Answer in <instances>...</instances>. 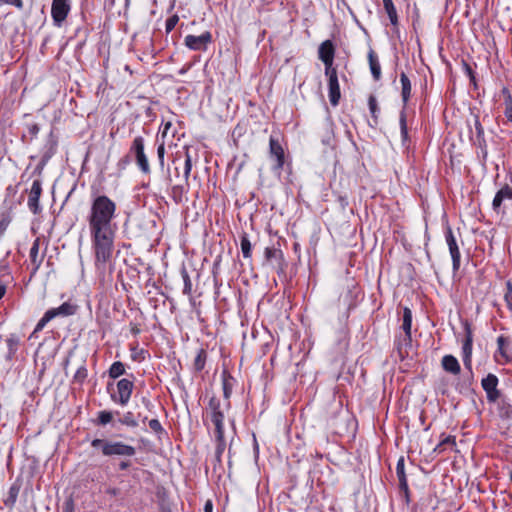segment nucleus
Masks as SVG:
<instances>
[{"label":"nucleus","instance_id":"nucleus-29","mask_svg":"<svg viewBox=\"0 0 512 512\" xmlns=\"http://www.w3.org/2000/svg\"><path fill=\"white\" fill-rule=\"evenodd\" d=\"M19 491H20V484L14 483L10 486L7 497L4 500V504L7 507L12 508L15 505L18 495H19Z\"/></svg>","mask_w":512,"mask_h":512},{"label":"nucleus","instance_id":"nucleus-43","mask_svg":"<svg viewBox=\"0 0 512 512\" xmlns=\"http://www.w3.org/2000/svg\"><path fill=\"white\" fill-rule=\"evenodd\" d=\"M87 376H88V371H87L86 367L84 365H82L77 369L73 379H74V382L82 384L85 381V379L87 378Z\"/></svg>","mask_w":512,"mask_h":512},{"label":"nucleus","instance_id":"nucleus-4","mask_svg":"<svg viewBox=\"0 0 512 512\" xmlns=\"http://www.w3.org/2000/svg\"><path fill=\"white\" fill-rule=\"evenodd\" d=\"M132 157L138 169L145 175L150 174L151 168L149 164L148 157L145 153V140L142 136H137L133 139L129 153L124 160L125 163H128V158Z\"/></svg>","mask_w":512,"mask_h":512},{"label":"nucleus","instance_id":"nucleus-15","mask_svg":"<svg viewBox=\"0 0 512 512\" xmlns=\"http://www.w3.org/2000/svg\"><path fill=\"white\" fill-rule=\"evenodd\" d=\"M42 193V183L39 179H35L32 183L29 197H28V208L33 214H38L41 211L39 199Z\"/></svg>","mask_w":512,"mask_h":512},{"label":"nucleus","instance_id":"nucleus-3","mask_svg":"<svg viewBox=\"0 0 512 512\" xmlns=\"http://www.w3.org/2000/svg\"><path fill=\"white\" fill-rule=\"evenodd\" d=\"M91 446L101 451L102 455L111 456H126L132 457L136 453L135 447L125 444L121 441H111L107 439H94Z\"/></svg>","mask_w":512,"mask_h":512},{"label":"nucleus","instance_id":"nucleus-26","mask_svg":"<svg viewBox=\"0 0 512 512\" xmlns=\"http://www.w3.org/2000/svg\"><path fill=\"white\" fill-rule=\"evenodd\" d=\"M400 82L402 86L401 97L405 107L411 97V82L405 72L400 74Z\"/></svg>","mask_w":512,"mask_h":512},{"label":"nucleus","instance_id":"nucleus-49","mask_svg":"<svg viewBox=\"0 0 512 512\" xmlns=\"http://www.w3.org/2000/svg\"><path fill=\"white\" fill-rule=\"evenodd\" d=\"M164 156H165V145H164V143H161L157 147V157L159 160V164L162 167L164 165Z\"/></svg>","mask_w":512,"mask_h":512},{"label":"nucleus","instance_id":"nucleus-46","mask_svg":"<svg viewBox=\"0 0 512 512\" xmlns=\"http://www.w3.org/2000/svg\"><path fill=\"white\" fill-rule=\"evenodd\" d=\"M506 289L507 291L504 295V298L508 305V308L512 311V283L510 281H507Z\"/></svg>","mask_w":512,"mask_h":512},{"label":"nucleus","instance_id":"nucleus-33","mask_svg":"<svg viewBox=\"0 0 512 512\" xmlns=\"http://www.w3.org/2000/svg\"><path fill=\"white\" fill-rule=\"evenodd\" d=\"M399 124H400V132H401L402 143H403V145H406L408 140H409V136H408V129H407V120H406L405 109H403L400 112Z\"/></svg>","mask_w":512,"mask_h":512},{"label":"nucleus","instance_id":"nucleus-16","mask_svg":"<svg viewBox=\"0 0 512 512\" xmlns=\"http://www.w3.org/2000/svg\"><path fill=\"white\" fill-rule=\"evenodd\" d=\"M3 341L5 345L4 358L7 361H12L16 358V354L21 346V338L18 334L11 333Z\"/></svg>","mask_w":512,"mask_h":512},{"label":"nucleus","instance_id":"nucleus-22","mask_svg":"<svg viewBox=\"0 0 512 512\" xmlns=\"http://www.w3.org/2000/svg\"><path fill=\"white\" fill-rule=\"evenodd\" d=\"M12 281V276L5 264L0 263V300L5 296L7 285Z\"/></svg>","mask_w":512,"mask_h":512},{"label":"nucleus","instance_id":"nucleus-48","mask_svg":"<svg viewBox=\"0 0 512 512\" xmlns=\"http://www.w3.org/2000/svg\"><path fill=\"white\" fill-rule=\"evenodd\" d=\"M10 222H11V219L9 216L2 217V219L0 220V236H2L5 233Z\"/></svg>","mask_w":512,"mask_h":512},{"label":"nucleus","instance_id":"nucleus-62","mask_svg":"<svg viewBox=\"0 0 512 512\" xmlns=\"http://www.w3.org/2000/svg\"><path fill=\"white\" fill-rule=\"evenodd\" d=\"M481 149V152H482V155H483V158L485 159L486 156H487V149H486V143L483 144L482 143V147H479Z\"/></svg>","mask_w":512,"mask_h":512},{"label":"nucleus","instance_id":"nucleus-54","mask_svg":"<svg viewBox=\"0 0 512 512\" xmlns=\"http://www.w3.org/2000/svg\"><path fill=\"white\" fill-rule=\"evenodd\" d=\"M131 462L129 460H123L119 463V469L120 470H126L130 467Z\"/></svg>","mask_w":512,"mask_h":512},{"label":"nucleus","instance_id":"nucleus-2","mask_svg":"<svg viewBox=\"0 0 512 512\" xmlns=\"http://www.w3.org/2000/svg\"><path fill=\"white\" fill-rule=\"evenodd\" d=\"M90 235L95 254V266L98 270L105 271L112 262L115 230L90 231Z\"/></svg>","mask_w":512,"mask_h":512},{"label":"nucleus","instance_id":"nucleus-39","mask_svg":"<svg viewBox=\"0 0 512 512\" xmlns=\"http://www.w3.org/2000/svg\"><path fill=\"white\" fill-rule=\"evenodd\" d=\"M474 126H475V131H476V136H477V145L479 147H482V143L485 144L484 129H483V127L479 121V118L477 116L474 119Z\"/></svg>","mask_w":512,"mask_h":512},{"label":"nucleus","instance_id":"nucleus-45","mask_svg":"<svg viewBox=\"0 0 512 512\" xmlns=\"http://www.w3.org/2000/svg\"><path fill=\"white\" fill-rule=\"evenodd\" d=\"M150 429L157 435L164 433V429L158 419L154 418L148 422Z\"/></svg>","mask_w":512,"mask_h":512},{"label":"nucleus","instance_id":"nucleus-52","mask_svg":"<svg viewBox=\"0 0 512 512\" xmlns=\"http://www.w3.org/2000/svg\"><path fill=\"white\" fill-rule=\"evenodd\" d=\"M503 93L506 94L505 101H504L505 108H509L510 106H512V96L507 89H504Z\"/></svg>","mask_w":512,"mask_h":512},{"label":"nucleus","instance_id":"nucleus-17","mask_svg":"<svg viewBox=\"0 0 512 512\" xmlns=\"http://www.w3.org/2000/svg\"><path fill=\"white\" fill-rule=\"evenodd\" d=\"M396 475L399 481V488L404 493L407 501L409 500V487L405 473V459L401 456L396 465Z\"/></svg>","mask_w":512,"mask_h":512},{"label":"nucleus","instance_id":"nucleus-24","mask_svg":"<svg viewBox=\"0 0 512 512\" xmlns=\"http://www.w3.org/2000/svg\"><path fill=\"white\" fill-rule=\"evenodd\" d=\"M497 345H498V352L500 353V355L506 361H510L512 359L510 341L504 336H499L497 338Z\"/></svg>","mask_w":512,"mask_h":512},{"label":"nucleus","instance_id":"nucleus-11","mask_svg":"<svg viewBox=\"0 0 512 512\" xmlns=\"http://www.w3.org/2000/svg\"><path fill=\"white\" fill-rule=\"evenodd\" d=\"M70 9L71 7L69 0H53L51 6V16L54 25L60 27L66 19Z\"/></svg>","mask_w":512,"mask_h":512},{"label":"nucleus","instance_id":"nucleus-31","mask_svg":"<svg viewBox=\"0 0 512 512\" xmlns=\"http://www.w3.org/2000/svg\"><path fill=\"white\" fill-rule=\"evenodd\" d=\"M283 259L281 250L274 247H267L265 249V260L272 264L274 261L280 263Z\"/></svg>","mask_w":512,"mask_h":512},{"label":"nucleus","instance_id":"nucleus-61","mask_svg":"<svg viewBox=\"0 0 512 512\" xmlns=\"http://www.w3.org/2000/svg\"><path fill=\"white\" fill-rule=\"evenodd\" d=\"M29 130L32 135H36L39 131V127L37 125H32Z\"/></svg>","mask_w":512,"mask_h":512},{"label":"nucleus","instance_id":"nucleus-64","mask_svg":"<svg viewBox=\"0 0 512 512\" xmlns=\"http://www.w3.org/2000/svg\"><path fill=\"white\" fill-rule=\"evenodd\" d=\"M189 68H190V65H187L186 67H183V68L179 71V73H180L181 75H183V74H185V73L187 72V70H188Z\"/></svg>","mask_w":512,"mask_h":512},{"label":"nucleus","instance_id":"nucleus-57","mask_svg":"<svg viewBox=\"0 0 512 512\" xmlns=\"http://www.w3.org/2000/svg\"><path fill=\"white\" fill-rule=\"evenodd\" d=\"M465 70H466L468 76L470 77L471 81H474L475 80L474 72L468 64H465Z\"/></svg>","mask_w":512,"mask_h":512},{"label":"nucleus","instance_id":"nucleus-7","mask_svg":"<svg viewBox=\"0 0 512 512\" xmlns=\"http://www.w3.org/2000/svg\"><path fill=\"white\" fill-rule=\"evenodd\" d=\"M269 155L270 158L275 160V165L272 168L273 171L280 175L285 163V153L279 140L274 136H270L269 139Z\"/></svg>","mask_w":512,"mask_h":512},{"label":"nucleus","instance_id":"nucleus-37","mask_svg":"<svg viewBox=\"0 0 512 512\" xmlns=\"http://www.w3.org/2000/svg\"><path fill=\"white\" fill-rule=\"evenodd\" d=\"M368 106L371 113V116L373 118V121L375 124H377L378 121V114L380 112L377 99L374 95H370L368 99Z\"/></svg>","mask_w":512,"mask_h":512},{"label":"nucleus","instance_id":"nucleus-38","mask_svg":"<svg viewBox=\"0 0 512 512\" xmlns=\"http://www.w3.org/2000/svg\"><path fill=\"white\" fill-rule=\"evenodd\" d=\"M181 276L184 282L183 294L191 296L192 294V281L186 268H182Z\"/></svg>","mask_w":512,"mask_h":512},{"label":"nucleus","instance_id":"nucleus-12","mask_svg":"<svg viewBox=\"0 0 512 512\" xmlns=\"http://www.w3.org/2000/svg\"><path fill=\"white\" fill-rule=\"evenodd\" d=\"M482 388L486 392L488 402L494 403L500 397V391L497 389L498 378L496 375L489 373L481 381Z\"/></svg>","mask_w":512,"mask_h":512},{"label":"nucleus","instance_id":"nucleus-13","mask_svg":"<svg viewBox=\"0 0 512 512\" xmlns=\"http://www.w3.org/2000/svg\"><path fill=\"white\" fill-rule=\"evenodd\" d=\"M335 46L331 40L323 41L318 49V58L323 62L325 69L333 67Z\"/></svg>","mask_w":512,"mask_h":512},{"label":"nucleus","instance_id":"nucleus-60","mask_svg":"<svg viewBox=\"0 0 512 512\" xmlns=\"http://www.w3.org/2000/svg\"><path fill=\"white\" fill-rule=\"evenodd\" d=\"M339 201H340L341 206H342L343 208H345V207L348 205V200H347V198H346V197L340 196V197H339Z\"/></svg>","mask_w":512,"mask_h":512},{"label":"nucleus","instance_id":"nucleus-9","mask_svg":"<svg viewBox=\"0 0 512 512\" xmlns=\"http://www.w3.org/2000/svg\"><path fill=\"white\" fill-rule=\"evenodd\" d=\"M212 41V35L209 31H205L201 35H187L184 38V44L194 51H206L208 45Z\"/></svg>","mask_w":512,"mask_h":512},{"label":"nucleus","instance_id":"nucleus-41","mask_svg":"<svg viewBox=\"0 0 512 512\" xmlns=\"http://www.w3.org/2000/svg\"><path fill=\"white\" fill-rule=\"evenodd\" d=\"M113 419V413L111 411L102 410L98 413L97 423L99 425H107Z\"/></svg>","mask_w":512,"mask_h":512},{"label":"nucleus","instance_id":"nucleus-58","mask_svg":"<svg viewBox=\"0 0 512 512\" xmlns=\"http://www.w3.org/2000/svg\"><path fill=\"white\" fill-rule=\"evenodd\" d=\"M106 493L111 496H117L119 494V489L115 487H110L106 490Z\"/></svg>","mask_w":512,"mask_h":512},{"label":"nucleus","instance_id":"nucleus-28","mask_svg":"<svg viewBox=\"0 0 512 512\" xmlns=\"http://www.w3.org/2000/svg\"><path fill=\"white\" fill-rule=\"evenodd\" d=\"M412 312L408 307L403 309L401 328L405 333L406 339L411 340Z\"/></svg>","mask_w":512,"mask_h":512},{"label":"nucleus","instance_id":"nucleus-18","mask_svg":"<svg viewBox=\"0 0 512 512\" xmlns=\"http://www.w3.org/2000/svg\"><path fill=\"white\" fill-rule=\"evenodd\" d=\"M505 200H512V187L509 185L503 186L495 195L492 207L496 212L500 211L501 205Z\"/></svg>","mask_w":512,"mask_h":512},{"label":"nucleus","instance_id":"nucleus-44","mask_svg":"<svg viewBox=\"0 0 512 512\" xmlns=\"http://www.w3.org/2000/svg\"><path fill=\"white\" fill-rule=\"evenodd\" d=\"M184 192L185 189L182 185H175L172 187V195L176 203H180L182 201Z\"/></svg>","mask_w":512,"mask_h":512},{"label":"nucleus","instance_id":"nucleus-30","mask_svg":"<svg viewBox=\"0 0 512 512\" xmlns=\"http://www.w3.org/2000/svg\"><path fill=\"white\" fill-rule=\"evenodd\" d=\"M384 9L389 17V20L393 26L398 25L397 10L392 0H383Z\"/></svg>","mask_w":512,"mask_h":512},{"label":"nucleus","instance_id":"nucleus-42","mask_svg":"<svg viewBox=\"0 0 512 512\" xmlns=\"http://www.w3.org/2000/svg\"><path fill=\"white\" fill-rule=\"evenodd\" d=\"M241 251L244 258L251 257V243L247 235L241 237Z\"/></svg>","mask_w":512,"mask_h":512},{"label":"nucleus","instance_id":"nucleus-19","mask_svg":"<svg viewBox=\"0 0 512 512\" xmlns=\"http://www.w3.org/2000/svg\"><path fill=\"white\" fill-rule=\"evenodd\" d=\"M211 421L224 420V412L221 409L220 399L212 397L208 403Z\"/></svg>","mask_w":512,"mask_h":512},{"label":"nucleus","instance_id":"nucleus-27","mask_svg":"<svg viewBox=\"0 0 512 512\" xmlns=\"http://www.w3.org/2000/svg\"><path fill=\"white\" fill-rule=\"evenodd\" d=\"M222 388L224 398L228 401L233 390V386L235 383V379L227 373V371L222 372Z\"/></svg>","mask_w":512,"mask_h":512},{"label":"nucleus","instance_id":"nucleus-20","mask_svg":"<svg viewBox=\"0 0 512 512\" xmlns=\"http://www.w3.org/2000/svg\"><path fill=\"white\" fill-rule=\"evenodd\" d=\"M40 239L36 238L30 248L29 257L33 265V272H36L42 264L43 256L39 255Z\"/></svg>","mask_w":512,"mask_h":512},{"label":"nucleus","instance_id":"nucleus-8","mask_svg":"<svg viewBox=\"0 0 512 512\" xmlns=\"http://www.w3.org/2000/svg\"><path fill=\"white\" fill-rule=\"evenodd\" d=\"M445 240L451 255L453 272H457L461 265V254L457 239L450 227L446 228Z\"/></svg>","mask_w":512,"mask_h":512},{"label":"nucleus","instance_id":"nucleus-56","mask_svg":"<svg viewBox=\"0 0 512 512\" xmlns=\"http://www.w3.org/2000/svg\"><path fill=\"white\" fill-rule=\"evenodd\" d=\"M142 403L144 404V406L146 407V409H147L148 411H151V409H152V407H153V404L151 403V401H150L148 398L143 397V398H142Z\"/></svg>","mask_w":512,"mask_h":512},{"label":"nucleus","instance_id":"nucleus-10","mask_svg":"<svg viewBox=\"0 0 512 512\" xmlns=\"http://www.w3.org/2000/svg\"><path fill=\"white\" fill-rule=\"evenodd\" d=\"M328 77L329 100L332 106H337L341 97L340 86L336 68L325 69Z\"/></svg>","mask_w":512,"mask_h":512},{"label":"nucleus","instance_id":"nucleus-25","mask_svg":"<svg viewBox=\"0 0 512 512\" xmlns=\"http://www.w3.org/2000/svg\"><path fill=\"white\" fill-rule=\"evenodd\" d=\"M369 66L374 80L381 78V66L375 52L371 49L368 53Z\"/></svg>","mask_w":512,"mask_h":512},{"label":"nucleus","instance_id":"nucleus-1","mask_svg":"<svg viewBox=\"0 0 512 512\" xmlns=\"http://www.w3.org/2000/svg\"><path fill=\"white\" fill-rule=\"evenodd\" d=\"M116 203L106 195L92 198L87 221L90 231L115 230L113 219L116 216Z\"/></svg>","mask_w":512,"mask_h":512},{"label":"nucleus","instance_id":"nucleus-47","mask_svg":"<svg viewBox=\"0 0 512 512\" xmlns=\"http://www.w3.org/2000/svg\"><path fill=\"white\" fill-rule=\"evenodd\" d=\"M178 21H179V17L177 15H173V16L169 17L166 20V24H165L166 32L167 33L171 32L177 25Z\"/></svg>","mask_w":512,"mask_h":512},{"label":"nucleus","instance_id":"nucleus-14","mask_svg":"<svg viewBox=\"0 0 512 512\" xmlns=\"http://www.w3.org/2000/svg\"><path fill=\"white\" fill-rule=\"evenodd\" d=\"M472 347H473V334L470 326L465 325V339L462 345V360L465 368L472 369Z\"/></svg>","mask_w":512,"mask_h":512},{"label":"nucleus","instance_id":"nucleus-53","mask_svg":"<svg viewBox=\"0 0 512 512\" xmlns=\"http://www.w3.org/2000/svg\"><path fill=\"white\" fill-rule=\"evenodd\" d=\"M351 289L350 286H347V294L344 297V302L348 304V307L350 308L352 306V300H351Z\"/></svg>","mask_w":512,"mask_h":512},{"label":"nucleus","instance_id":"nucleus-32","mask_svg":"<svg viewBox=\"0 0 512 512\" xmlns=\"http://www.w3.org/2000/svg\"><path fill=\"white\" fill-rule=\"evenodd\" d=\"M207 360V352L204 349H199L194 362H193V368L196 372H200L204 369L205 364Z\"/></svg>","mask_w":512,"mask_h":512},{"label":"nucleus","instance_id":"nucleus-51","mask_svg":"<svg viewBox=\"0 0 512 512\" xmlns=\"http://www.w3.org/2000/svg\"><path fill=\"white\" fill-rule=\"evenodd\" d=\"M445 445H455V438L453 436L445 437L438 445V447H442Z\"/></svg>","mask_w":512,"mask_h":512},{"label":"nucleus","instance_id":"nucleus-50","mask_svg":"<svg viewBox=\"0 0 512 512\" xmlns=\"http://www.w3.org/2000/svg\"><path fill=\"white\" fill-rule=\"evenodd\" d=\"M3 4H8L17 7L18 9L23 8V1L22 0H0Z\"/></svg>","mask_w":512,"mask_h":512},{"label":"nucleus","instance_id":"nucleus-63","mask_svg":"<svg viewBox=\"0 0 512 512\" xmlns=\"http://www.w3.org/2000/svg\"><path fill=\"white\" fill-rule=\"evenodd\" d=\"M205 512H211L212 511V504L211 502H207L204 507Z\"/></svg>","mask_w":512,"mask_h":512},{"label":"nucleus","instance_id":"nucleus-36","mask_svg":"<svg viewBox=\"0 0 512 512\" xmlns=\"http://www.w3.org/2000/svg\"><path fill=\"white\" fill-rule=\"evenodd\" d=\"M192 163H193V157L190 154V151L188 148H186L185 152V163H184V181L186 184H188L189 176L192 169Z\"/></svg>","mask_w":512,"mask_h":512},{"label":"nucleus","instance_id":"nucleus-55","mask_svg":"<svg viewBox=\"0 0 512 512\" xmlns=\"http://www.w3.org/2000/svg\"><path fill=\"white\" fill-rule=\"evenodd\" d=\"M504 115L507 120L512 123V106L505 108Z\"/></svg>","mask_w":512,"mask_h":512},{"label":"nucleus","instance_id":"nucleus-23","mask_svg":"<svg viewBox=\"0 0 512 512\" xmlns=\"http://www.w3.org/2000/svg\"><path fill=\"white\" fill-rule=\"evenodd\" d=\"M224 420L212 421L215 426V437L218 442L217 452L222 453L225 448V437H224Z\"/></svg>","mask_w":512,"mask_h":512},{"label":"nucleus","instance_id":"nucleus-34","mask_svg":"<svg viewBox=\"0 0 512 512\" xmlns=\"http://www.w3.org/2000/svg\"><path fill=\"white\" fill-rule=\"evenodd\" d=\"M119 422L127 427L135 428L138 426V420L133 412L127 411L122 418L119 419Z\"/></svg>","mask_w":512,"mask_h":512},{"label":"nucleus","instance_id":"nucleus-35","mask_svg":"<svg viewBox=\"0 0 512 512\" xmlns=\"http://www.w3.org/2000/svg\"><path fill=\"white\" fill-rule=\"evenodd\" d=\"M125 373V366L122 362L116 361L109 368V376L116 379Z\"/></svg>","mask_w":512,"mask_h":512},{"label":"nucleus","instance_id":"nucleus-6","mask_svg":"<svg viewBox=\"0 0 512 512\" xmlns=\"http://www.w3.org/2000/svg\"><path fill=\"white\" fill-rule=\"evenodd\" d=\"M134 388L133 381L123 378L116 384V391L110 394V398L114 403L121 406L128 404Z\"/></svg>","mask_w":512,"mask_h":512},{"label":"nucleus","instance_id":"nucleus-40","mask_svg":"<svg viewBox=\"0 0 512 512\" xmlns=\"http://www.w3.org/2000/svg\"><path fill=\"white\" fill-rule=\"evenodd\" d=\"M499 415L505 419L512 418V406L505 401H501L499 403Z\"/></svg>","mask_w":512,"mask_h":512},{"label":"nucleus","instance_id":"nucleus-21","mask_svg":"<svg viewBox=\"0 0 512 512\" xmlns=\"http://www.w3.org/2000/svg\"><path fill=\"white\" fill-rule=\"evenodd\" d=\"M442 368L453 375H457L461 371L458 360L453 355H445L441 361Z\"/></svg>","mask_w":512,"mask_h":512},{"label":"nucleus","instance_id":"nucleus-5","mask_svg":"<svg viewBox=\"0 0 512 512\" xmlns=\"http://www.w3.org/2000/svg\"><path fill=\"white\" fill-rule=\"evenodd\" d=\"M77 311V305L71 302H64L59 307L48 309L43 317L38 321L34 332H40L48 322L53 320L56 317H68L74 315Z\"/></svg>","mask_w":512,"mask_h":512},{"label":"nucleus","instance_id":"nucleus-59","mask_svg":"<svg viewBox=\"0 0 512 512\" xmlns=\"http://www.w3.org/2000/svg\"><path fill=\"white\" fill-rule=\"evenodd\" d=\"M138 423L141 421L142 423H145L148 420V417L146 415H143L141 412H139L136 416Z\"/></svg>","mask_w":512,"mask_h":512}]
</instances>
